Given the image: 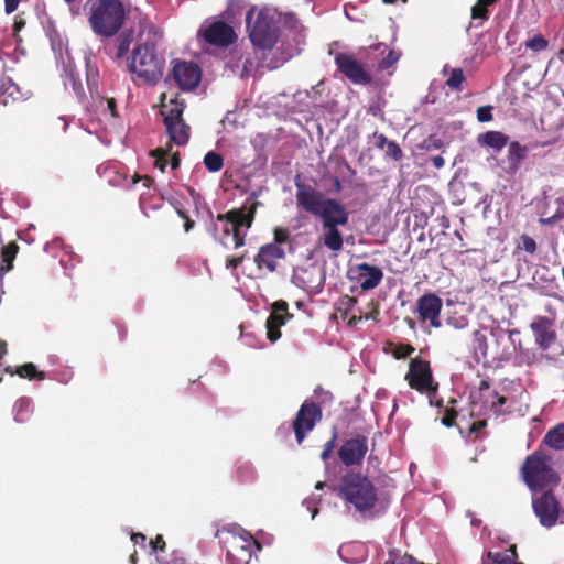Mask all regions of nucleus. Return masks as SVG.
Returning <instances> with one entry per match:
<instances>
[{"instance_id": "1", "label": "nucleus", "mask_w": 564, "mask_h": 564, "mask_svg": "<svg viewBox=\"0 0 564 564\" xmlns=\"http://www.w3.org/2000/svg\"><path fill=\"white\" fill-rule=\"evenodd\" d=\"M295 187L296 206L321 220L318 242L334 253L341 251L344 236L339 227L348 225L347 208L339 200L326 197L312 185L303 183L300 174L295 176Z\"/></svg>"}, {"instance_id": "2", "label": "nucleus", "mask_w": 564, "mask_h": 564, "mask_svg": "<svg viewBox=\"0 0 564 564\" xmlns=\"http://www.w3.org/2000/svg\"><path fill=\"white\" fill-rule=\"evenodd\" d=\"M337 496L362 519L373 520L384 512L377 487L360 471H348L341 477Z\"/></svg>"}, {"instance_id": "3", "label": "nucleus", "mask_w": 564, "mask_h": 564, "mask_svg": "<svg viewBox=\"0 0 564 564\" xmlns=\"http://www.w3.org/2000/svg\"><path fill=\"white\" fill-rule=\"evenodd\" d=\"M84 9L91 31L106 39L119 33L128 15V9L121 0H87Z\"/></svg>"}, {"instance_id": "4", "label": "nucleus", "mask_w": 564, "mask_h": 564, "mask_svg": "<svg viewBox=\"0 0 564 564\" xmlns=\"http://www.w3.org/2000/svg\"><path fill=\"white\" fill-rule=\"evenodd\" d=\"M164 65L165 58L158 53L156 44L147 40L132 50L128 69L134 83L153 86L162 78Z\"/></svg>"}, {"instance_id": "5", "label": "nucleus", "mask_w": 564, "mask_h": 564, "mask_svg": "<svg viewBox=\"0 0 564 564\" xmlns=\"http://www.w3.org/2000/svg\"><path fill=\"white\" fill-rule=\"evenodd\" d=\"M520 474L532 494L556 487L561 481L560 475L550 464V457L540 451L527 456L520 468Z\"/></svg>"}, {"instance_id": "6", "label": "nucleus", "mask_w": 564, "mask_h": 564, "mask_svg": "<svg viewBox=\"0 0 564 564\" xmlns=\"http://www.w3.org/2000/svg\"><path fill=\"white\" fill-rule=\"evenodd\" d=\"M246 23L250 42L254 48L261 51V55L264 51H271L275 46L280 30L275 19L268 10L249 9L246 14Z\"/></svg>"}, {"instance_id": "7", "label": "nucleus", "mask_w": 564, "mask_h": 564, "mask_svg": "<svg viewBox=\"0 0 564 564\" xmlns=\"http://www.w3.org/2000/svg\"><path fill=\"white\" fill-rule=\"evenodd\" d=\"M186 105L184 99L177 97L171 99L167 105H162L161 113L166 132L176 145H185L191 135V127L185 122L183 112Z\"/></svg>"}, {"instance_id": "8", "label": "nucleus", "mask_w": 564, "mask_h": 564, "mask_svg": "<svg viewBox=\"0 0 564 564\" xmlns=\"http://www.w3.org/2000/svg\"><path fill=\"white\" fill-rule=\"evenodd\" d=\"M541 491L540 495L532 494V510L539 523L543 528L551 529L557 523L563 508L552 488Z\"/></svg>"}, {"instance_id": "9", "label": "nucleus", "mask_w": 564, "mask_h": 564, "mask_svg": "<svg viewBox=\"0 0 564 564\" xmlns=\"http://www.w3.org/2000/svg\"><path fill=\"white\" fill-rule=\"evenodd\" d=\"M322 417V408L314 401L307 399L301 404L292 422L297 444L303 443L306 434L314 430Z\"/></svg>"}, {"instance_id": "10", "label": "nucleus", "mask_w": 564, "mask_h": 564, "mask_svg": "<svg viewBox=\"0 0 564 564\" xmlns=\"http://www.w3.org/2000/svg\"><path fill=\"white\" fill-rule=\"evenodd\" d=\"M198 36L207 44L216 47H228L236 43L238 39L234 28L221 20H214L202 25L198 30Z\"/></svg>"}, {"instance_id": "11", "label": "nucleus", "mask_w": 564, "mask_h": 564, "mask_svg": "<svg viewBox=\"0 0 564 564\" xmlns=\"http://www.w3.org/2000/svg\"><path fill=\"white\" fill-rule=\"evenodd\" d=\"M335 65L349 82L356 85H368L372 80L370 72L365 64L349 53H336L334 58Z\"/></svg>"}, {"instance_id": "12", "label": "nucleus", "mask_w": 564, "mask_h": 564, "mask_svg": "<svg viewBox=\"0 0 564 564\" xmlns=\"http://www.w3.org/2000/svg\"><path fill=\"white\" fill-rule=\"evenodd\" d=\"M405 380L412 389L421 393L430 391L433 386V376L430 362L420 357L413 358L410 361Z\"/></svg>"}, {"instance_id": "13", "label": "nucleus", "mask_w": 564, "mask_h": 564, "mask_svg": "<svg viewBox=\"0 0 564 564\" xmlns=\"http://www.w3.org/2000/svg\"><path fill=\"white\" fill-rule=\"evenodd\" d=\"M443 308L442 299L435 293H424L416 301V313L421 322H429L434 328H440L441 312Z\"/></svg>"}, {"instance_id": "14", "label": "nucleus", "mask_w": 564, "mask_h": 564, "mask_svg": "<svg viewBox=\"0 0 564 564\" xmlns=\"http://www.w3.org/2000/svg\"><path fill=\"white\" fill-rule=\"evenodd\" d=\"M202 70L194 62L174 61L172 78L182 90H192L200 82Z\"/></svg>"}, {"instance_id": "15", "label": "nucleus", "mask_w": 564, "mask_h": 564, "mask_svg": "<svg viewBox=\"0 0 564 564\" xmlns=\"http://www.w3.org/2000/svg\"><path fill=\"white\" fill-rule=\"evenodd\" d=\"M367 452V437L361 435L345 441L338 449V457L345 466H358L361 465Z\"/></svg>"}, {"instance_id": "16", "label": "nucleus", "mask_w": 564, "mask_h": 564, "mask_svg": "<svg viewBox=\"0 0 564 564\" xmlns=\"http://www.w3.org/2000/svg\"><path fill=\"white\" fill-rule=\"evenodd\" d=\"M271 308V314L265 322L267 336L271 343H275L281 338V326L292 318L293 314L289 313V304L284 300L275 301Z\"/></svg>"}, {"instance_id": "17", "label": "nucleus", "mask_w": 564, "mask_h": 564, "mask_svg": "<svg viewBox=\"0 0 564 564\" xmlns=\"http://www.w3.org/2000/svg\"><path fill=\"white\" fill-rule=\"evenodd\" d=\"M31 90L19 86L11 77L0 79V106L15 107L31 97Z\"/></svg>"}, {"instance_id": "18", "label": "nucleus", "mask_w": 564, "mask_h": 564, "mask_svg": "<svg viewBox=\"0 0 564 564\" xmlns=\"http://www.w3.org/2000/svg\"><path fill=\"white\" fill-rule=\"evenodd\" d=\"M534 341L542 350H547L556 340L554 322L547 316H536L530 324Z\"/></svg>"}, {"instance_id": "19", "label": "nucleus", "mask_w": 564, "mask_h": 564, "mask_svg": "<svg viewBox=\"0 0 564 564\" xmlns=\"http://www.w3.org/2000/svg\"><path fill=\"white\" fill-rule=\"evenodd\" d=\"M256 214V203H253L246 213L243 209L234 208L226 214H219L217 220L229 223L232 230V237L236 238L238 235H246L241 231V228H250Z\"/></svg>"}, {"instance_id": "20", "label": "nucleus", "mask_w": 564, "mask_h": 564, "mask_svg": "<svg viewBox=\"0 0 564 564\" xmlns=\"http://www.w3.org/2000/svg\"><path fill=\"white\" fill-rule=\"evenodd\" d=\"M350 272L355 274L351 279L356 280L364 291L376 289L383 279L382 270L367 262L356 264Z\"/></svg>"}, {"instance_id": "21", "label": "nucleus", "mask_w": 564, "mask_h": 564, "mask_svg": "<svg viewBox=\"0 0 564 564\" xmlns=\"http://www.w3.org/2000/svg\"><path fill=\"white\" fill-rule=\"evenodd\" d=\"M284 250L275 243H267L259 249L254 257V263L259 270L273 272L276 270V261L284 257Z\"/></svg>"}, {"instance_id": "22", "label": "nucleus", "mask_w": 564, "mask_h": 564, "mask_svg": "<svg viewBox=\"0 0 564 564\" xmlns=\"http://www.w3.org/2000/svg\"><path fill=\"white\" fill-rule=\"evenodd\" d=\"M19 252V246L15 241H10L7 245L1 247V264H0V275L8 273L13 269V261Z\"/></svg>"}, {"instance_id": "23", "label": "nucleus", "mask_w": 564, "mask_h": 564, "mask_svg": "<svg viewBox=\"0 0 564 564\" xmlns=\"http://www.w3.org/2000/svg\"><path fill=\"white\" fill-rule=\"evenodd\" d=\"M478 141L498 152L508 144L509 137L500 131H487L478 137Z\"/></svg>"}, {"instance_id": "24", "label": "nucleus", "mask_w": 564, "mask_h": 564, "mask_svg": "<svg viewBox=\"0 0 564 564\" xmlns=\"http://www.w3.org/2000/svg\"><path fill=\"white\" fill-rule=\"evenodd\" d=\"M33 412V403L30 398L22 397L18 399L13 405V415L17 423H24L29 421Z\"/></svg>"}, {"instance_id": "25", "label": "nucleus", "mask_w": 564, "mask_h": 564, "mask_svg": "<svg viewBox=\"0 0 564 564\" xmlns=\"http://www.w3.org/2000/svg\"><path fill=\"white\" fill-rule=\"evenodd\" d=\"M543 443L556 451L564 449V423L551 429L544 435Z\"/></svg>"}, {"instance_id": "26", "label": "nucleus", "mask_w": 564, "mask_h": 564, "mask_svg": "<svg viewBox=\"0 0 564 564\" xmlns=\"http://www.w3.org/2000/svg\"><path fill=\"white\" fill-rule=\"evenodd\" d=\"M527 153L528 148L525 145H521L518 141L510 142L508 149V161L510 166L517 170L525 159Z\"/></svg>"}, {"instance_id": "27", "label": "nucleus", "mask_w": 564, "mask_h": 564, "mask_svg": "<svg viewBox=\"0 0 564 564\" xmlns=\"http://www.w3.org/2000/svg\"><path fill=\"white\" fill-rule=\"evenodd\" d=\"M133 42V31L128 30L119 34L116 39V53L113 55L115 61H120L129 52L130 45Z\"/></svg>"}, {"instance_id": "28", "label": "nucleus", "mask_w": 564, "mask_h": 564, "mask_svg": "<svg viewBox=\"0 0 564 564\" xmlns=\"http://www.w3.org/2000/svg\"><path fill=\"white\" fill-rule=\"evenodd\" d=\"M259 52L261 53L260 50L254 48V56L248 55L246 57L240 73L241 78L254 76L259 67L264 66L263 61H261V57L258 55Z\"/></svg>"}, {"instance_id": "29", "label": "nucleus", "mask_w": 564, "mask_h": 564, "mask_svg": "<svg viewBox=\"0 0 564 564\" xmlns=\"http://www.w3.org/2000/svg\"><path fill=\"white\" fill-rule=\"evenodd\" d=\"M498 0H477L471 7V20H480V24L489 19V7Z\"/></svg>"}, {"instance_id": "30", "label": "nucleus", "mask_w": 564, "mask_h": 564, "mask_svg": "<svg viewBox=\"0 0 564 564\" xmlns=\"http://www.w3.org/2000/svg\"><path fill=\"white\" fill-rule=\"evenodd\" d=\"M19 377L29 380H39L42 381L46 378V373L44 371L37 370L36 366L33 362H26L17 368L15 372Z\"/></svg>"}, {"instance_id": "31", "label": "nucleus", "mask_w": 564, "mask_h": 564, "mask_svg": "<svg viewBox=\"0 0 564 564\" xmlns=\"http://www.w3.org/2000/svg\"><path fill=\"white\" fill-rule=\"evenodd\" d=\"M465 83L466 77L462 68H452L449 70V76L446 79V86H448L452 90H463V86Z\"/></svg>"}, {"instance_id": "32", "label": "nucleus", "mask_w": 564, "mask_h": 564, "mask_svg": "<svg viewBox=\"0 0 564 564\" xmlns=\"http://www.w3.org/2000/svg\"><path fill=\"white\" fill-rule=\"evenodd\" d=\"M357 304V299L354 296L345 295L340 297L337 303V312L340 314V317L345 321L348 318L352 310Z\"/></svg>"}, {"instance_id": "33", "label": "nucleus", "mask_w": 564, "mask_h": 564, "mask_svg": "<svg viewBox=\"0 0 564 564\" xmlns=\"http://www.w3.org/2000/svg\"><path fill=\"white\" fill-rule=\"evenodd\" d=\"M204 164L209 172H219L224 166V159L219 153L209 151L204 156Z\"/></svg>"}, {"instance_id": "34", "label": "nucleus", "mask_w": 564, "mask_h": 564, "mask_svg": "<svg viewBox=\"0 0 564 564\" xmlns=\"http://www.w3.org/2000/svg\"><path fill=\"white\" fill-rule=\"evenodd\" d=\"M487 558H495L505 564L506 561H510L511 564H523L518 562L517 546L513 544L509 547L508 553H487Z\"/></svg>"}, {"instance_id": "35", "label": "nucleus", "mask_w": 564, "mask_h": 564, "mask_svg": "<svg viewBox=\"0 0 564 564\" xmlns=\"http://www.w3.org/2000/svg\"><path fill=\"white\" fill-rule=\"evenodd\" d=\"M516 360L519 366H532L536 361V354L531 349L523 348L522 345L519 344Z\"/></svg>"}, {"instance_id": "36", "label": "nucleus", "mask_w": 564, "mask_h": 564, "mask_svg": "<svg viewBox=\"0 0 564 564\" xmlns=\"http://www.w3.org/2000/svg\"><path fill=\"white\" fill-rule=\"evenodd\" d=\"M473 337H474V349L476 351H479L482 356H486L487 350H488L486 335L484 333H481L479 329H476L473 333Z\"/></svg>"}, {"instance_id": "37", "label": "nucleus", "mask_w": 564, "mask_h": 564, "mask_svg": "<svg viewBox=\"0 0 564 564\" xmlns=\"http://www.w3.org/2000/svg\"><path fill=\"white\" fill-rule=\"evenodd\" d=\"M547 46L549 42L541 34H536L525 42V47L534 52L544 51Z\"/></svg>"}, {"instance_id": "38", "label": "nucleus", "mask_w": 564, "mask_h": 564, "mask_svg": "<svg viewBox=\"0 0 564 564\" xmlns=\"http://www.w3.org/2000/svg\"><path fill=\"white\" fill-rule=\"evenodd\" d=\"M237 478L240 482H250L253 480L254 478V471H253V468L248 465V464H243V465H240L238 468H237Z\"/></svg>"}, {"instance_id": "39", "label": "nucleus", "mask_w": 564, "mask_h": 564, "mask_svg": "<svg viewBox=\"0 0 564 564\" xmlns=\"http://www.w3.org/2000/svg\"><path fill=\"white\" fill-rule=\"evenodd\" d=\"M383 150L386 156L393 161H400L403 158V151L395 141H390Z\"/></svg>"}, {"instance_id": "40", "label": "nucleus", "mask_w": 564, "mask_h": 564, "mask_svg": "<svg viewBox=\"0 0 564 564\" xmlns=\"http://www.w3.org/2000/svg\"><path fill=\"white\" fill-rule=\"evenodd\" d=\"M415 351V348L411 344H398L392 355L395 359H404L412 355Z\"/></svg>"}, {"instance_id": "41", "label": "nucleus", "mask_w": 564, "mask_h": 564, "mask_svg": "<svg viewBox=\"0 0 564 564\" xmlns=\"http://www.w3.org/2000/svg\"><path fill=\"white\" fill-rule=\"evenodd\" d=\"M151 155L155 158L154 165L164 172L167 165L166 152L163 149L158 148L151 151Z\"/></svg>"}, {"instance_id": "42", "label": "nucleus", "mask_w": 564, "mask_h": 564, "mask_svg": "<svg viewBox=\"0 0 564 564\" xmlns=\"http://www.w3.org/2000/svg\"><path fill=\"white\" fill-rule=\"evenodd\" d=\"M400 54L394 51H390L387 57H384L378 65V68L381 70L390 68L399 61Z\"/></svg>"}, {"instance_id": "43", "label": "nucleus", "mask_w": 564, "mask_h": 564, "mask_svg": "<svg viewBox=\"0 0 564 564\" xmlns=\"http://www.w3.org/2000/svg\"><path fill=\"white\" fill-rule=\"evenodd\" d=\"M487 426L486 420H479L474 422L468 430V436H474V441L478 440L480 437V432Z\"/></svg>"}, {"instance_id": "44", "label": "nucleus", "mask_w": 564, "mask_h": 564, "mask_svg": "<svg viewBox=\"0 0 564 564\" xmlns=\"http://www.w3.org/2000/svg\"><path fill=\"white\" fill-rule=\"evenodd\" d=\"M520 240H521V248L523 250H525L528 253L533 254L536 251L538 246H536L535 240L532 237H530L528 235H522Z\"/></svg>"}, {"instance_id": "45", "label": "nucleus", "mask_w": 564, "mask_h": 564, "mask_svg": "<svg viewBox=\"0 0 564 564\" xmlns=\"http://www.w3.org/2000/svg\"><path fill=\"white\" fill-rule=\"evenodd\" d=\"M336 438H337V433L334 432L332 438L325 443L324 448L321 453L322 460L326 462L330 457V455L335 448Z\"/></svg>"}, {"instance_id": "46", "label": "nucleus", "mask_w": 564, "mask_h": 564, "mask_svg": "<svg viewBox=\"0 0 564 564\" xmlns=\"http://www.w3.org/2000/svg\"><path fill=\"white\" fill-rule=\"evenodd\" d=\"M492 106H481L477 109V119L480 122H488L492 120Z\"/></svg>"}, {"instance_id": "47", "label": "nucleus", "mask_w": 564, "mask_h": 564, "mask_svg": "<svg viewBox=\"0 0 564 564\" xmlns=\"http://www.w3.org/2000/svg\"><path fill=\"white\" fill-rule=\"evenodd\" d=\"M447 324L456 329H463L468 326V318L466 316H452L447 319Z\"/></svg>"}, {"instance_id": "48", "label": "nucleus", "mask_w": 564, "mask_h": 564, "mask_svg": "<svg viewBox=\"0 0 564 564\" xmlns=\"http://www.w3.org/2000/svg\"><path fill=\"white\" fill-rule=\"evenodd\" d=\"M456 417L457 412L454 409H446L441 422L446 427H452L455 424Z\"/></svg>"}, {"instance_id": "49", "label": "nucleus", "mask_w": 564, "mask_h": 564, "mask_svg": "<svg viewBox=\"0 0 564 564\" xmlns=\"http://www.w3.org/2000/svg\"><path fill=\"white\" fill-rule=\"evenodd\" d=\"M246 257H247V251H245L242 254H240L238 257L227 258L226 268L236 270L245 261Z\"/></svg>"}, {"instance_id": "50", "label": "nucleus", "mask_w": 564, "mask_h": 564, "mask_svg": "<svg viewBox=\"0 0 564 564\" xmlns=\"http://www.w3.org/2000/svg\"><path fill=\"white\" fill-rule=\"evenodd\" d=\"M289 231L284 228H275L274 229V242L275 245L280 246L281 243H284L289 239Z\"/></svg>"}, {"instance_id": "51", "label": "nucleus", "mask_w": 564, "mask_h": 564, "mask_svg": "<svg viewBox=\"0 0 564 564\" xmlns=\"http://www.w3.org/2000/svg\"><path fill=\"white\" fill-rule=\"evenodd\" d=\"M492 394L495 398H497V401L491 402V409L496 414H502L503 412L501 410V406L506 404L507 398L503 395H498L497 392H494Z\"/></svg>"}, {"instance_id": "52", "label": "nucleus", "mask_w": 564, "mask_h": 564, "mask_svg": "<svg viewBox=\"0 0 564 564\" xmlns=\"http://www.w3.org/2000/svg\"><path fill=\"white\" fill-rule=\"evenodd\" d=\"M152 551H164L165 549V541L162 535L158 534L155 539L151 540L149 542Z\"/></svg>"}, {"instance_id": "53", "label": "nucleus", "mask_w": 564, "mask_h": 564, "mask_svg": "<svg viewBox=\"0 0 564 564\" xmlns=\"http://www.w3.org/2000/svg\"><path fill=\"white\" fill-rule=\"evenodd\" d=\"M373 138L376 139V147L381 150H383L390 143L383 133L375 132Z\"/></svg>"}, {"instance_id": "54", "label": "nucleus", "mask_w": 564, "mask_h": 564, "mask_svg": "<svg viewBox=\"0 0 564 564\" xmlns=\"http://www.w3.org/2000/svg\"><path fill=\"white\" fill-rule=\"evenodd\" d=\"M442 147V141L440 139L435 138H429L427 140H424L423 142V149L431 150V149H440Z\"/></svg>"}, {"instance_id": "55", "label": "nucleus", "mask_w": 564, "mask_h": 564, "mask_svg": "<svg viewBox=\"0 0 564 564\" xmlns=\"http://www.w3.org/2000/svg\"><path fill=\"white\" fill-rule=\"evenodd\" d=\"M131 540L133 541V543L135 545H140L142 547H145V543H147V536L142 533H133L131 535Z\"/></svg>"}, {"instance_id": "56", "label": "nucleus", "mask_w": 564, "mask_h": 564, "mask_svg": "<svg viewBox=\"0 0 564 564\" xmlns=\"http://www.w3.org/2000/svg\"><path fill=\"white\" fill-rule=\"evenodd\" d=\"M20 0H4V10L7 13H12L17 10Z\"/></svg>"}, {"instance_id": "57", "label": "nucleus", "mask_w": 564, "mask_h": 564, "mask_svg": "<svg viewBox=\"0 0 564 564\" xmlns=\"http://www.w3.org/2000/svg\"><path fill=\"white\" fill-rule=\"evenodd\" d=\"M561 218V216L558 214H555L551 217H547V218H540L539 219V223L541 225H544V226H552L554 225L558 219Z\"/></svg>"}, {"instance_id": "58", "label": "nucleus", "mask_w": 564, "mask_h": 564, "mask_svg": "<svg viewBox=\"0 0 564 564\" xmlns=\"http://www.w3.org/2000/svg\"><path fill=\"white\" fill-rule=\"evenodd\" d=\"M431 161L435 169H442L445 165V160L441 155L432 156Z\"/></svg>"}, {"instance_id": "59", "label": "nucleus", "mask_w": 564, "mask_h": 564, "mask_svg": "<svg viewBox=\"0 0 564 564\" xmlns=\"http://www.w3.org/2000/svg\"><path fill=\"white\" fill-rule=\"evenodd\" d=\"M362 319L361 315H349L347 318V324L349 327H355Z\"/></svg>"}, {"instance_id": "60", "label": "nucleus", "mask_w": 564, "mask_h": 564, "mask_svg": "<svg viewBox=\"0 0 564 564\" xmlns=\"http://www.w3.org/2000/svg\"><path fill=\"white\" fill-rule=\"evenodd\" d=\"M180 163H181V160H180L178 153H174L172 155V159H171V167H172V170L178 169Z\"/></svg>"}, {"instance_id": "61", "label": "nucleus", "mask_w": 564, "mask_h": 564, "mask_svg": "<svg viewBox=\"0 0 564 564\" xmlns=\"http://www.w3.org/2000/svg\"><path fill=\"white\" fill-rule=\"evenodd\" d=\"M245 237H246V235H238L236 238H234L235 248H240V247L245 246Z\"/></svg>"}, {"instance_id": "62", "label": "nucleus", "mask_w": 564, "mask_h": 564, "mask_svg": "<svg viewBox=\"0 0 564 564\" xmlns=\"http://www.w3.org/2000/svg\"><path fill=\"white\" fill-rule=\"evenodd\" d=\"M482 564H503L495 558H487V554L485 555ZM505 564H511L510 561H506Z\"/></svg>"}, {"instance_id": "63", "label": "nucleus", "mask_w": 564, "mask_h": 564, "mask_svg": "<svg viewBox=\"0 0 564 564\" xmlns=\"http://www.w3.org/2000/svg\"><path fill=\"white\" fill-rule=\"evenodd\" d=\"M194 226H195L194 220H192L189 217L185 219L184 229L186 232H188Z\"/></svg>"}, {"instance_id": "64", "label": "nucleus", "mask_w": 564, "mask_h": 564, "mask_svg": "<svg viewBox=\"0 0 564 564\" xmlns=\"http://www.w3.org/2000/svg\"><path fill=\"white\" fill-rule=\"evenodd\" d=\"M108 108L111 110V113L116 116V101L113 98L108 100Z\"/></svg>"}]
</instances>
